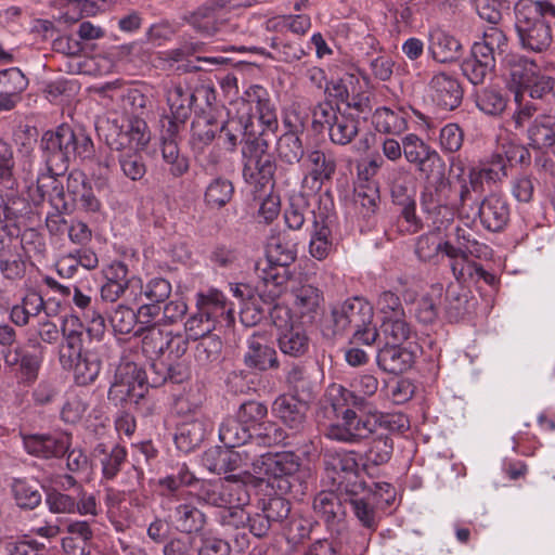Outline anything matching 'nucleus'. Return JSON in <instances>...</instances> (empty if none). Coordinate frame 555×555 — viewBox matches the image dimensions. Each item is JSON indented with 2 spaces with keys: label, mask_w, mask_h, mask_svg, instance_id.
<instances>
[{
  "label": "nucleus",
  "mask_w": 555,
  "mask_h": 555,
  "mask_svg": "<svg viewBox=\"0 0 555 555\" xmlns=\"http://www.w3.org/2000/svg\"><path fill=\"white\" fill-rule=\"evenodd\" d=\"M40 150L46 171L37 178V192L41 199H47L55 209H67V193L59 177L67 170L72 159L90 157L93 142L82 129L63 124L43 133Z\"/></svg>",
  "instance_id": "nucleus-1"
},
{
  "label": "nucleus",
  "mask_w": 555,
  "mask_h": 555,
  "mask_svg": "<svg viewBox=\"0 0 555 555\" xmlns=\"http://www.w3.org/2000/svg\"><path fill=\"white\" fill-rule=\"evenodd\" d=\"M104 98L117 101L118 118H107L98 126L99 135L103 138L112 151L126 149L143 150L151 140L147 124L143 119L146 112L147 98L137 88H120L116 82L106 83L100 90Z\"/></svg>",
  "instance_id": "nucleus-2"
},
{
  "label": "nucleus",
  "mask_w": 555,
  "mask_h": 555,
  "mask_svg": "<svg viewBox=\"0 0 555 555\" xmlns=\"http://www.w3.org/2000/svg\"><path fill=\"white\" fill-rule=\"evenodd\" d=\"M405 160L426 179V186L421 194L423 209L431 217L439 231L446 229L453 220V211L444 204L442 192L448 186L444 173L446 164L440 154L415 133L402 137Z\"/></svg>",
  "instance_id": "nucleus-3"
},
{
  "label": "nucleus",
  "mask_w": 555,
  "mask_h": 555,
  "mask_svg": "<svg viewBox=\"0 0 555 555\" xmlns=\"http://www.w3.org/2000/svg\"><path fill=\"white\" fill-rule=\"evenodd\" d=\"M555 7L548 1L519 0L515 4V28L520 46L532 52L547 50L553 40Z\"/></svg>",
  "instance_id": "nucleus-4"
},
{
  "label": "nucleus",
  "mask_w": 555,
  "mask_h": 555,
  "mask_svg": "<svg viewBox=\"0 0 555 555\" xmlns=\"http://www.w3.org/2000/svg\"><path fill=\"white\" fill-rule=\"evenodd\" d=\"M339 482L340 491L346 495L345 501L350 504L357 520L363 528L375 531L379 522L377 511L395 500L393 487L388 482H373L367 486L362 480Z\"/></svg>",
  "instance_id": "nucleus-5"
},
{
  "label": "nucleus",
  "mask_w": 555,
  "mask_h": 555,
  "mask_svg": "<svg viewBox=\"0 0 555 555\" xmlns=\"http://www.w3.org/2000/svg\"><path fill=\"white\" fill-rule=\"evenodd\" d=\"M331 314L335 334L353 330V339L369 346L378 337V331L373 324V307L363 298L347 299L334 306Z\"/></svg>",
  "instance_id": "nucleus-6"
},
{
  "label": "nucleus",
  "mask_w": 555,
  "mask_h": 555,
  "mask_svg": "<svg viewBox=\"0 0 555 555\" xmlns=\"http://www.w3.org/2000/svg\"><path fill=\"white\" fill-rule=\"evenodd\" d=\"M105 332L104 318L91 311L89 326L85 330L82 323L76 317L66 319L62 326L64 343L60 347L59 359L63 369H72L83 356L85 338L100 340Z\"/></svg>",
  "instance_id": "nucleus-7"
},
{
  "label": "nucleus",
  "mask_w": 555,
  "mask_h": 555,
  "mask_svg": "<svg viewBox=\"0 0 555 555\" xmlns=\"http://www.w3.org/2000/svg\"><path fill=\"white\" fill-rule=\"evenodd\" d=\"M242 175L247 184L260 189L274 185L276 163L266 139L256 137L246 140L242 146Z\"/></svg>",
  "instance_id": "nucleus-8"
},
{
  "label": "nucleus",
  "mask_w": 555,
  "mask_h": 555,
  "mask_svg": "<svg viewBox=\"0 0 555 555\" xmlns=\"http://www.w3.org/2000/svg\"><path fill=\"white\" fill-rule=\"evenodd\" d=\"M359 118L324 101L318 103L312 109V126L314 129L327 130L333 144L347 145L359 133Z\"/></svg>",
  "instance_id": "nucleus-9"
},
{
  "label": "nucleus",
  "mask_w": 555,
  "mask_h": 555,
  "mask_svg": "<svg viewBox=\"0 0 555 555\" xmlns=\"http://www.w3.org/2000/svg\"><path fill=\"white\" fill-rule=\"evenodd\" d=\"M195 496L199 503L223 508L232 505H245L249 501L246 486L230 475L224 479L196 481Z\"/></svg>",
  "instance_id": "nucleus-10"
},
{
  "label": "nucleus",
  "mask_w": 555,
  "mask_h": 555,
  "mask_svg": "<svg viewBox=\"0 0 555 555\" xmlns=\"http://www.w3.org/2000/svg\"><path fill=\"white\" fill-rule=\"evenodd\" d=\"M378 385V379L373 374H361L352 378L350 389L341 385H331L326 392V402L333 413H338L345 406L366 409V398L376 393Z\"/></svg>",
  "instance_id": "nucleus-11"
},
{
  "label": "nucleus",
  "mask_w": 555,
  "mask_h": 555,
  "mask_svg": "<svg viewBox=\"0 0 555 555\" xmlns=\"http://www.w3.org/2000/svg\"><path fill=\"white\" fill-rule=\"evenodd\" d=\"M334 414H341V423L327 427L326 437L332 440L358 443L377 430V421L374 420V412L371 410L366 416H360L350 406H345Z\"/></svg>",
  "instance_id": "nucleus-12"
},
{
  "label": "nucleus",
  "mask_w": 555,
  "mask_h": 555,
  "mask_svg": "<svg viewBox=\"0 0 555 555\" xmlns=\"http://www.w3.org/2000/svg\"><path fill=\"white\" fill-rule=\"evenodd\" d=\"M147 376L135 364H126L119 370L108 390V398L119 401H138L144 397Z\"/></svg>",
  "instance_id": "nucleus-13"
},
{
  "label": "nucleus",
  "mask_w": 555,
  "mask_h": 555,
  "mask_svg": "<svg viewBox=\"0 0 555 555\" xmlns=\"http://www.w3.org/2000/svg\"><path fill=\"white\" fill-rule=\"evenodd\" d=\"M300 457L293 452L260 454L254 463V474L260 480L294 476L300 470Z\"/></svg>",
  "instance_id": "nucleus-14"
},
{
  "label": "nucleus",
  "mask_w": 555,
  "mask_h": 555,
  "mask_svg": "<svg viewBox=\"0 0 555 555\" xmlns=\"http://www.w3.org/2000/svg\"><path fill=\"white\" fill-rule=\"evenodd\" d=\"M258 278L259 297L264 304L271 305L286 292L291 272L287 266L266 260V264L258 268Z\"/></svg>",
  "instance_id": "nucleus-15"
},
{
  "label": "nucleus",
  "mask_w": 555,
  "mask_h": 555,
  "mask_svg": "<svg viewBox=\"0 0 555 555\" xmlns=\"http://www.w3.org/2000/svg\"><path fill=\"white\" fill-rule=\"evenodd\" d=\"M429 96L433 102L448 111L456 108L463 100V88L459 79L449 73L435 74L428 85Z\"/></svg>",
  "instance_id": "nucleus-16"
},
{
  "label": "nucleus",
  "mask_w": 555,
  "mask_h": 555,
  "mask_svg": "<svg viewBox=\"0 0 555 555\" xmlns=\"http://www.w3.org/2000/svg\"><path fill=\"white\" fill-rule=\"evenodd\" d=\"M103 273L105 276V283L101 287V298L107 302H115L119 298H122L128 302L130 283L133 279H139V276H129L128 266L118 260L107 264L104 268Z\"/></svg>",
  "instance_id": "nucleus-17"
},
{
  "label": "nucleus",
  "mask_w": 555,
  "mask_h": 555,
  "mask_svg": "<svg viewBox=\"0 0 555 555\" xmlns=\"http://www.w3.org/2000/svg\"><path fill=\"white\" fill-rule=\"evenodd\" d=\"M418 349L413 343H409L406 347L386 344L377 353V365L387 373L401 374L412 367Z\"/></svg>",
  "instance_id": "nucleus-18"
},
{
  "label": "nucleus",
  "mask_w": 555,
  "mask_h": 555,
  "mask_svg": "<svg viewBox=\"0 0 555 555\" xmlns=\"http://www.w3.org/2000/svg\"><path fill=\"white\" fill-rule=\"evenodd\" d=\"M292 311L302 323H312L322 310L323 293L311 284H302L292 289Z\"/></svg>",
  "instance_id": "nucleus-19"
},
{
  "label": "nucleus",
  "mask_w": 555,
  "mask_h": 555,
  "mask_svg": "<svg viewBox=\"0 0 555 555\" xmlns=\"http://www.w3.org/2000/svg\"><path fill=\"white\" fill-rule=\"evenodd\" d=\"M66 193L75 206L87 214H96L102 209L101 201L95 196L87 176L80 170H73L67 176Z\"/></svg>",
  "instance_id": "nucleus-20"
},
{
  "label": "nucleus",
  "mask_w": 555,
  "mask_h": 555,
  "mask_svg": "<svg viewBox=\"0 0 555 555\" xmlns=\"http://www.w3.org/2000/svg\"><path fill=\"white\" fill-rule=\"evenodd\" d=\"M246 344L243 361L248 369L267 371L279 367L276 351L269 345L266 334L255 332Z\"/></svg>",
  "instance_id": "nucleus-21"
},
{
  "label": "nucleus",
  "mask_w": 555,
  "mask_h": 555,
  "mask_svg": "<svg viewBox=\"0 0 555 555\" xmlns=\"http://www.w3.org/2000/svg\"><path fill=\"white\" fill-rule=\"evenodd\" d=\"M34 347H38L39 350L33 352L25 349L23 346H16L4 353L7 365L18 366L20 375L23 382L27 384H33L38 378L44 359L39 340H36Z\"/></svg>",
  "instance_id": "nucleus-22"
},
{
  "label": "nucleus",
  "mask_w": 555,
  "mask_h": 555,
  "mask_svg": "<svg viewBox=\"0 0 555 555\" xmlns=\"http://www.w3.org/2000/svg\"><path fill=\"white\" fill-rule=\"evenodd\" d=\"M324 466L338 490L339 480H360L357 475L359 463L354 451H327L324 454Z\"/></svg>",
  "instance_id": "nucleus-23"
},
{
  "label": "nucleus",
  "mask_w": 555,
  "mask_h": 555,
  "mask_svg": "<svg viewBox=\"0 0 555 555\" xmlns=\"http://www.w3.org/2000/svg\"><path fill=\"white\" fill-rule=\"evenodd\" d=\"M128 292V304H139L143 298L153 304L165 302L171 294V283L159 276L143 283L142 279H133Z\"/></svg>",
  "instance_id": "nucleus-24"
},
{
  "label": "nucleus",
  "mask_w": 555,
  "mask_h": 555,
  "mask_svg": "<svg viewBox=\"0 0 555 555\" xmlns=\"http://www.w3.org/2000/svg\"><path fill=\"white\" fill-rule=\"evenodd\" d=\"M475 216L479 218L485 229L499 232L508 223L509 207L501 196L490 194L481 201Z\"/></svg>",
  "instance_id": "nucleus-25"
},
{
  "label": "nucleus",
  "mask_w": 555,
  "mask_h": 555,
  "mask_svg": "<svg viewBox=\"0 0 555 555\" xmlns=\"http://www.w3.org/2000/svg\"><path fill=\"white\" fill-rule=\"evenodd\" d=\"M307 400L296 396H280L273 402L272 412L291 429L302 430L308 411Z\"/></svg>",
  "instance_id": "nucleus-26"
},
{
  "label": "nucleus",
  "mask_w": 555,
  "mask_h": 555,
  "mask_svg": "<svg viewBox=\"0 0 555 555\" xmlns=\"http://www.w3.org/2000/svg\"><path fill=\"white\" fill-rule=\"evenodd\" d=\"M23 444L27 453L52 459L62 456L68 449V438L51 434H34L23 437Z\"/></svg>",
  "instance_id": "nucleus-27"
},
{
  "label": "nucleus",
  "mask_w": 555,
  "mask_h": 555,
  "mask_svg": "<svg viewBox=\"0 0 555 555\" xmlns=\"http://www.w3.org/2000/svg\"><path fill=\"white\" fill-rule=\"evenodd\" d=\"M196 309L202 311L216 325L220 321H231L233 319L232 304L218 289L210 288L206 292H198L195 296Z\"/></svg>",
  "instance_id": "nucleus-28"
},
{
  "label": "nucleus",
  "mask_w": 555,
  "mask_h": 555,
  "mask_svg": "<svg viewBox=\"0 0 555 555\" xmlns=\"http://www.w3.org/2000/svg\"><path fill=\"white\" fill-rule=\"evenodd\" d=\"M66 535L61 540L62 550L66 555H89L93 530L87 520H69Z\"/></svg>",
  "instance_id": "nucleus-29"
},
{
  "label": "nucleus",
  "mask_w": 555,
  "mask_h": 555,
  "mask_svg": "<svg viewBox=\"0 0 555 555\" xmlns=\"http://www.w3.org/2000/svg\"><path fill=\"white\" fill-rule=\"evenodd\" d=\"M312 214L313 228L311 234L336 246L339 241V227L331 198H321L318 208L312 210Z\"/></svg>",
  "instance_id": "nucleus-30"
},
{
  "label": "nucleus",
  "mask_w": 555,
  "mask_h": 555,
  "mask_svg": "<svg viewBox=\"0 0 555 555\" xmlns=\"http://www.w3.org/2000/svg\"><path fill=\"white\" fill-rule=\"evenodd\" d=\"M164 91L172 117L178 122H184L191 114L196 93L189 87L172 81L164 85Z\"/></svg>",
  "instance_id": "nucleus-31"
},
{
  "label": "nucleus",
  "mask_w": 555,
  "mask_h": 555,
  "mask_svg": "<svg viewBox=\"0 0 555 555\" xmlns=\"http://www.w3.org/2000/svg\"><path fill=\"white\" fill-rule=\"evenodd\" d=\"M504 66L508 72L512 83L517 89L515 94L517 101L525 87L532 81L540 68L532 60L517 53L506 54Z\"/></svg>",
  "instance_id": "nucleus-32"
},
{
  "label": "nucleus",
  "mask_w": 555,
  "mask_h": 555,
  "mask_svg": "<svg viewBox=\"0 0 555 555\" xmlns=\"http://www.w3.org/2000/svg\"><path fill=\"white\" fill-rule=\"evenodd\" d=\"M223 11L215 0H211L192 12L189 23L199 33L210 36L220 30L223 24Z\"/></svg>",
  "instance_id": "nucleus-33"
},
{
  "label": "nucleus",
  "mask_w": 555,
  "mask_h": 555,
  "mask_svg": "<svg viewBox=\"0 0 555 555\" xmlns=\"http://www.w3.org/2000/svg\"><path fill=\"white\" fill-rule=\"evenodd\" d=\"M151 383L154 387L170 380L180 384L188 379L190 372L183 359L158 360L150 363Z\"/></svg>",
  "instance_id": "nucleus-34"
},
{
  "label": "nucleus",
  "mask_w": 555,
  "mask_h": 555,
  "mask_svg": "<svg viewBox=\"0 0 555 555\" xmlns=\"http://www.w3.org/2000/svg\"><path fill=\"white\" fill-rule=\"evenodd\" d=\"M296 256V243L288 233L279 232L270 236L266 248V257L270 263L289 267Z\"/></svg>",
  "instance_id": "nucleus-35"
},
{
  "label": "nucleus",
  "mask_w": 555,
  "mask_h": 555,
  "mask_svg": "<svg viewBox=\"0 0 555 555\" xmlns=\"http://www.w3.org/2000/svg\"><path fill=\"white\" fill-rule=\"evenodd\" d=\"M280 350L289 357L305 356L310 347V338L301 324H291V327L278 333Z\"/></svg>",
  "instance_id": "nucleus-36"
},
{
  "label": "nucleus",
  "mask_w": 555,
  "mask_h": 555,
  "mask_svg": "<svg viewBox=\"0 0 555 555\" xmlns=\"http://www.w3.org/2000/svg\"><path fill=\"white\" fill-rule=\"evenodd\" d=\"M94 453L101 455L102 478L105 480H113L117 477L128 456L127 449L120 444H114L111 450H107L104 443H99L94 448Z\"/></svg>",
  "instance_id": "nucleus-37"
},
{
  "label": "nucleus",
  "mask_w": 555,
  "mask_h": 555,
  "mask_svg": "<svg viewBox=\"0 0 555 555\" xmlns=\"http://www.w3.org/2000/svg\"><path fill=\"white\" fill-rule=\"evenodd\" d=\"M46 310V301L36 291H28L20 304L14 305L10 310V320L16 326H26L31 317H38Z\"/></svg>",
  "instance_id": "nucleus-38"
},
{
  "label": "nucleus",
  "mask_w": 555,
  "mask_h": 555,
  "mask_svg": "<svg viewBox=\"0 0 555 555\" xmlns=\"http://www.w3.org/2000/svg\"><path fill=\"white\" fill-rule=\"evenodd\" d=\"M379 198V190L375 182L361 181L354 188L353 204L358 214L364 219H370L376 214Z\"/></svg>",
  "instance_id": "nucleus-39"
},
{
  "label": "nucleus",
  "mask_w": 555,
  "mask_h": 555,
  "mask_svg": "<svg viewBox=\"0 0 555 555\" xmlns=\"http://www.w3.org/2000/svg\"><path fill=\"white\" fill-rule=\"evenodd\" d=\"M373 124L378 132L398 135L408 129V113L402 108L378 107L373 115Z\"/></svg>",
  "instance_id": "nucleus-40"
},
{
  "label": "nucleus",
  "mask_w": 555,
  "mask_h": 555,
  "mask_svg": "<svg viewBox=\"0 0 555 555\" xmlns=\"http://www.w3.org/2000/svg\"><path fill=\"white\" fill-rule=\"evenodd\" d=\"M494 67L495 59L472 47V55L463 62L462 72L473 85L477 86L485 81Z\"/></svg>",
  "instance_id": "nucleus-41"
},
{
  "label": "nucleus",
  "mask_w": 555,
  "mask_h": 555,
  "mask_svg": "<svg viewBox=\"0 0 555 555\" xmlns=\"http://www.w3.org/2000/svg\"><path fill=\"white\" fill-rule=\"evenodd\" d=\"M460 41L452 35L435 29L430 33V46L433 57L440 63L455 60L461 51Z\"/></svg>",
  "instance_id": "nucleus-42"
},
{
  "label": "nucleus",
  "mask_w": 555,
  "mask_h": 555,
  "mask_svg": "<svg viewBox=\"0 0 555 555\" xmlns=\"http://www.w3.org/2000/svg\"><path fill=\"white\" fill-rule=\"evenodd\" d=\"M173 521L180 532H199L206 525V515L190 503H181L173 509Z\"/></svg>",
  "instance_id": "nucleus-43"
},
{
  "label": "nucleus",
  "mask_w": 555,
  "mask_h": 555,
  "mask_svg": "<svg viewBox=\"0 0 555 555\" xmlns=\"http://www.w3.org/2000/svg\"><path fill=\"white\" fill-rule=\"evenodd\" d=\"M134 335L142 338V352L150 360V363L162 360L165 344H167V331H164L160 326H152L135 330Z\"/></svg>",
  "instance_id": "nucleus-44"
},
{
  "label": "nucleus",
  "mask_w": 555,
  "mask_h": 555,
  "mask_svg": "<svg viewBox=\"0 0 555 555\" xmlns=\"http://www.w3.org/2000/svg\"><path fill=\"white\" fill-rule=\"evenodd\" d=\"M555 118L550 115H541L534 119L528 129L530 145L541 150L555 145Z\"/></svg>",
  "instance_id": "nucleus-45"
},
{
  "label": "nucleus",
  "mask_w": 555,
  "mask_h": 555,
  "mask_svg": "<svg viewBox=\"0 0 555 555\" xmlns=\"http://www.w3.org/2000/svg\"><path fill=\"white\" fill-rule=\"evenodd\" d=\"M473 48L485 53L489 57L502 55L508 48V38L499 25H489L482 33L481 41L473 44Z\"/></svg>",
  "instance_id": "nucleus-46"
},
{
  "label": "nucleus",
  "mask_w": 555,
  "mask_h": 555,
  "mask_svg": "<svg viewBox=\"0 0 555 555\" xmlns=\"http://www.w3.org/2000/svg\"><path fill=\"white\" fill-rule=\"evenodd\" d=\"M206 435V427L204 422L199 420H192L184 422L178 427L175 436V442L179 450L182 452H191L198 447Z\"/></svg>",
  "instance_id": "nucleus-47"
},
{
  "label": "nucleus",
  "mask_w": 555,
  "mask_h": 555,
  "mask_svg": "<svg viewBox=\"0 0 555 555\" xmlns=\"http://www.w3.org/2000/svg\"><path fill=\"white\" fill-rule=\"evenodd\" d=\"M249 427L238 418L225 417L219 427V439L225 448H240L251 438Z\"/></svg>",
  "instance_id": "nucleus-48"
},
{
  "label": "nucleus",
  "mask_w": 555,
  "mask_h": 555,
  "mask_svg": "<svg viewBox=\"0 0 555 555\" xmlns=\"http://www.w3.org/2000/svg\"><path fill=\"white\" fill-rule=\"evenodd\" d=\"M275 152L282 163L294 165L301 160L305 154L304 144L295 129L285 131L278 139Z\"/></svg>",
  "instance_id": "nucleus-49"
},
{
  "label": "nucleus",
  "mask_w": 555,
  "mask_h": 555,
  "mask_svg": "<svg viewBox=\"0 0 555 555\" xmlns=\"http://www.w3.org/2000/svg\"><path fill=\"white\" fill-rule=\"evenodd\" d=\"M191 144L194 151L203 152L216 138L220 130L218 124L212 117L198 116L192 121Z\"/></svg>",
  "instance_id": "nucleus-50"
},
{
  "label": "nucleus",
  "mask_w": 555,
  "mask_h": 555,
  "mask_svg": "<svg viewBox=\"0 0 555 555\" xmlns=\"http://www.w3.org/2000/svg\"><path fill=\"white\" fill-rule=\"evenodd\" d=\"M380 330L386 339V344H409L411 343L410 339L415 335L411 324L406 320L405 313L393 318L386 317L385 320L382 321Z\"/></svg>",
  "instance_id": "nucleus-51"
},
{
  "label": "nucleus",
  "mask_w": 555,
  "mask_h": 555,
  "mask_svg": "<svg viewBox=\"0 0 555 555\" xmlns=\"http://www.w3.org/2000/svg\"><path fill=\"white\" fill-rule=\"evenodd\" d=\"M234 195V185L229 179L217 177L206 186L204 202L210 209H220L231 202Z\"/></svg>",
  "instance_id": "nucleus-52"
},
{
  "label": "nucleus",
  "mask_w": 555,
  "mask_h": 555,
  "mask_svg": "<svg viewBox=\"0 0 555 555\" xmlns=\"http://www.w3.org/2000/svg\"><path fill=\"white\" fill-rule=\"evenodd\" d=\"M17 189L13 147L0 138V191L13 192Z\"/></svg>",
  "instance_id": "nucleus-53"
},
{
  "label": "nucleus",
  "mask_w": 555,
  "mask_h": 555,
  "mask_svg": "<svg viewBox=\"0 0 555 555\" xmlns=\"http://www.w3.org/2000/svg\"><path fill=\"white\" fill-rule=\"evenodd\" d=\"M313 509L328 524L340 520L345 516L340 499L332 491L320 492L313 500Z\"/></svg>",
  "instance_id": "nucleus-54"
},
{
  "label": "nucleus",
  "mask_w": 555,
  "mask_h": 555,
  "mask_svg": "<svg viewBox=\"0 0 555 555\" xmlns=\"http://www.w3.org/2000/svg\"><path fill=\"white\" fill-rule=\"evenodd\" d=\"M469 254L464 255L457 260L450 263L452 273L457 282L466 283L474 279L483 280L487 283H492L494 276L488 273L480 264L469 260Z\"/></svg>",
  "instance_id": "nucleus-55"
},
{
  "label": "nucleus",
  "mask_w": 555,
  "mask_h": 555,
  "mask_svg": "<svg viewBox=\"0 0 555 555\" xmlns=\"http://www.w3.org/2000/svg\"><path fill=\"white\" fill-rule=\"evenodd\" d=\"M101 367L102 363L98 354L90 350H85L83 356L72 367L75 382L81 386L92 384L98 378Z\"/></svg>",
  "instance_id": "nucleus-56"
},
{
  "label": "nucleus",
  "mask_w": 555,
  "mask_h": 555,
  "mask_svg": "<svg viewBox=\"0 0 555 555\" xmlns=\"http://www.w3.org/2000/svg\"><path fill=\"white\" fill-rule=\"evenodd\" d=\"M393 442L387 435H379L374 438L365 452L363 469L369 470L370 466L386 464L392 454Z\"/></svg>",
  "instance_id": "nucleus-57"
},
{
  "label": "nucleus",
  "mask_w": 555,
  "mask_h": 555,
  "mask_svg": "<svg viewBox=\"0 0 555 555\" xmlns=\"http://www.w3.org/2000/svg\"><path fill=\"white\" fill-rule=\"evenodd\" d=\"M475 102L477 107L487 115L498 116L504 112L507 99L495 88H483L476 91Z\"/></svg>",
  "instance_id": "nucleus-58"
},
{
  "label": "nucleus",
  "mask_w": 555,
  "mask_h": 555,
  "mask_svg": "<svg viewBox=\"0 0 555 555\" xmlns=\"http://www.w3.org/2000/svg\"><path fill=\"white\" fill-rule=\"evenodd\" d=\"M11 489L16 504L21 508L34 509L41 503V493L33 482L25 479H15Z\"/></svg>",
  "instance_id": "nucleus-59"
},
{
  "label": "nucleus",
  "mask_w": 555,
  "mask_h": 555,
  "mask_svg": "<svg viewBox=\"0 0 555 555\" xmlns=\"http://www.w3.org/2000/svg\"><path fill=\"white\" fill-rule=\"evenodd\" d=\"M86 398L87 393L83 391H67L65 402L61 409V418L68 424L78 423L85 415L89 405Z\"/></svg>",
  "instance_id": "nucleus-60"
},
{
  "label": "nucleus",
  "mask_w": 555,
  "mask_h": 555,
  "mask_svg": "<svg viewBox=\"0 0 555 555\" xmlns=\"http://www.w3.org/2000/svg\"><path fill=\"white\" fill-rule=\"evenodd\" d=\"M139 151L137 149L118 151L120 153L118 157L120 169L124 176L132 181L141 180L146 173V165L142 155L138 153Z\"/></svg>",
  "instance_id": "nucleus-61"
},
{
  "label": "nucleus",
  "mask_w": 555,
  "mask_h": 555,
  "mask_svg": "<svg viewBox=\"0 0 555 555\" xmlns=\"http://www.w3.org/2000/svg\"><path fill=\"white\" fill-rule=\"evenodd\" d=\"M286 382L295 393L294 396L304 399H310L312 397L313 384L305 366L298 364L293 365L286 374Z\"/></svg>",
  "instance_id": "nucleus-62"
},
{
  "label": "nucleus",
  "mask_w": 555,
  "mask_h": 555,
  "mask_svg": "<svg viewBox=\"0 0 555 555\" xmlns=\"http://www.w3.org/2000/svg\"><path fill=\"white\" fill-rule=\"evenodd\" d=\"M109 323L116 334L131 333L138 324L135 311L125 304L117 305L109 315Z\"/></svg>",
  "instance_id": "nucleus-63"
},
{
  "label": "nucleus",
  "mask_w": 555,
  "mask_h": 555,
  "mask_svg": "<svg viewBox=\"0 0 555 555\" xmlns=\"http://www.w3.org/2000/svg\"><path fill=\"white\" fill-rule=\"evenodd\" d=\"M25 261L22 259L16 246L0 255V272L4 279L10 281L21 280L25 275Z\"/></svg>",
  "instance_id": "nucleus-64"
}]
</instances>
